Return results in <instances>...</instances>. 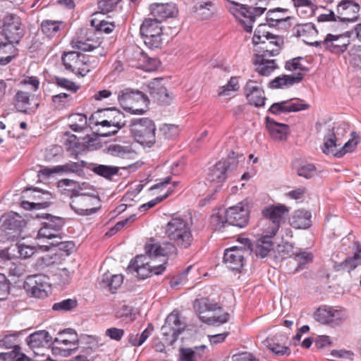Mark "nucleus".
<instances>
[{
  "mask_svg": "<svg viewBox=\"0 0 361 361\" xmlns=\"http://www.w3.org/2000/svg\"><path fill=\"white\" fill-rule=\"evenodd\" d=\"M164 233L168 240L156 243L150 238L145 245V252L149 257H176L178 248H190L194 241L192 224L180 216H173L164 226Z\"/></svg>",
  "mask_w": 361,
  "mask_h": 361,
  "instance_id": "nucleus-1",
  "label": "nucleus"
},
{
  "mask_svg": "<svg viewBox=\"0 0 361 361\" xmlns=\"http://www.w3.org/2000/svg\"><path fill=\"white\" fill-rule=\"evenodd\" d=\"M94 116H98L101 121H96V126H102L103 127H113L112 131L102 132L98 130L97 135L100 137H109L116 135L120 129L126 125L125 115L123 112L116 108H108L104 109H99L95 112L94 115H92L90 118L91 121L94 118Z\"/></svg>",
  "mask_w": 361,
  "mask_h": 361,
  "instance_id": "nucleus-2",
  "label": "nucleus"
},
{
  "mask_svg": "<svg viewBox=\"0 0 361 361\" xmlns=\"http://www.w3.org/2000/svg\"><path fill=\"white\" fill-rule=\"evenodd\" d=\"M130 130L135 140L141 145L151 147L156 142V126L149 118L132 119Z\"/></svg>",
  "mask_w": 361,
  "mask_h": 361,
  "instance_id": "nucleus-3",
  "label": "nucleus"
},
{
  "mask_svg": "<svg viewBox=\"0 0 361 361\" xmlns=\"http://www.w3.org/2000/svg\"><path fill=\"white\" fill-rule=\"evenodd\" d=\"M146 255H137L132 259L127 267V271L130 274L136 273V276L139 279H145L152 276L153 274L160 275L165 271L164 263L158 266L152 265L148 261V258H155L156 257H149L146 252Z\"/></svg>",
  "mask_w": 361,
  "mask_h": 361,
  "instance_id": "nucleus-4",
  "label": "nucleus"
},
{
  "mask_svg": "<svg viewBox=\"0 0 361 361\" xmlns=\"http://www.w3.org/2000/svg\"><path fill=\"white\" fill-rule=\"evenodd\" d=\"M2 34L7 42L0 41V49L7 44H19L24 36L20 18L14 13H6L2 19Z\"/></svg>",
  "mask_w": 361,
  "mask_h": 361,
  "instance_id": "nucleus-5",
  "label": "nucleus"
},
{
  "mask_svg": "<svg viewBox=\"0 0 361 361\" xmlns=\"http://www.w3.org/2000/svg\"><path fill=\"white\" fill-rule=\"evenodd\" d=\"M117 98L122 108L133 114H143L146 111V109L135 108L130 104L141 102L147 107L149 102L148 97L142 92L129 87L121 90Z\"/></svg>",
  "mask_w": 361,
  "mask_h": 361,
  "instance_id": "nucleus-6",
  "label": "nucleus"
},
{
  "mask_svg": "<svg viewBox=\"0 0 361 361\" xmlns=\"http://www.w3.org/2000/svg\"><path fill=\"white\" fill-rule=\"evenodd\" d=\"M238 8H233V13L236 17H243L244 19L240 20L244 30L247 32H251L252 30V24L255 21L257 16H261L266 10L267 4L264 2H259V0L254 1L255 5H259L256 7L249 6L247 5L232 2Z\"/></svg>",
  "mask_w": 361,
  "mask_h": 361,
  "instance_id": "nucleus-7",
  "label": "nucleus"
},
{
  "mask_svg": "<svg viewBox=\"0 0 361 361\" xmlns=\"http://www.w3.org/2000/svg\"><path fill=\"white\" fill-rule=\"evenodd\" d=\"M145 44L150 49H157L162 44V27L161 23L153 18H146L140 28Z\"/></svg>",
  "mask_w": 361,
  "mask_h": 361,
  "instance_id": "nucleus-8",
  "label": "nucleus"
},
{
  "mask_svg": "<svg viewBox=\"0 0 361 361\" xmlns=\"http://www.w3.org/2000/svg\"><path fill=\"white\" fill-rule=\"evenodd\" d=\"M89 57L78 51H69L62 56V63L67 71L85 76L90 71Z\"/></svg>",
  "mask_w": 361,
  "mask_h": 361,
  "instance_id": "nucleus-9",
  "label": "nucleus"
},
{
  "mask_svg": "<svg viewBox=\"0 0 361 361\" xmlns=\"http://www.w3.org/2000/svg\"><path fill=\"white\" fill-rule=\"evenodd\" d=\"M185 329V324L180 322L179 314L173 311L167 316L161 328L162 339L166 345H171Z\"/></svg>",
  "mask_w": 361,
  "mask_h": 361,
  "instance_id": "nucleus-10",
  "label": "nucleus"
},
{
  "mask_svg": "<svg viewBox=\"0 0 361 361\" xmlns=\"http://www.w3.org/2000/svg\"><path fill=\"white\" fill-rule=\"evenodd\" d=\"M288 214L289 208L284 204H276L265 207L262 210V214L272 224L268 233L275 235L281 226L286 222Z\"/></svg>",
  "mask_w": 361,
  "mask_h": 361,
  "instance_id": "nucleus-11",
  "label": "nucleus"
},
{
  "mask_svg": "<svg viewBox=\"0 0 361 361\" xmlns=\"http://www.w3.org/2000/svg\"><path fill=\"white\" fill-rule=\"evenodd\" d=\"M250 207L247 203L241 202L235 206L230 207L225 212V222L222 221L223 226L226 224L243 228L249 222Z\"/></svg>",
  "mask_w": 361,
  "mask_h": 361,
  "instance_id": "nucleus-12",
  "label": "nucleus"
},
{
  "mask_svg": "<svg viewBox=\"0 0 361 361\" xmlns=\"http://www.w3.org/2000/svg\"><path fill=\"white\" fill-rule=\"evenodd\" d=\"M247 243V247L233 246L225 250L224 262L229 269L240 271L243 267L245 257L252 250L250 240Z\"/></svg>",
  "mask_w": 361,
  "mask_h": 361,
  "instance_id": "nucleus-13",
  "label": "nucleus"
},
{
  "mask_svg": "<svg viewBox=\"0 0 361 361\" xmlns=\"http://www.w3.org/2000/svg\"><path fill=\"white\" fill-rule=\"evenodd\" d=\"M71 198L70 207L79 215L89 216L96 213L99 209L93 207L94 202L98 200L95 196L73 192Z\"/></svg>",
  "mask_w": 361,
  "mask_h": 361,
  "instance_id": "nucleus-14",
  "label": "nucleus"
},
{
  "mask_svg": "<svg viewBox=\"0 0 361 361\" xmlns=\"http://www.w3.org/2000/svg\"><path fill=\"white\" fill-rule=\"evenodd\" d=\"M234 155L235 152H231L227 160L219 161L212 166L207 173V180L210 183H218L219 185L224 182L226 178V171L233 169L238 164V160H236Z\"/></svg>",
  "mask_w": 361,
  "mask_h": 361,
  "instance_id": "nucleus-15",
  "label": "nucleus"
},
{
  "mask_svg": "<svg viewBox=\"0 0 361 361\" xmlns=\"http://www.w3.org/2000/svg\"><path fill=\"white\" fill-rule=\"evenodd\" d=\"M314 317L316 321L322 324L335 327L343 324L346 319V315L341 310H336L333 307L324 305L317 310Z\"/></svg>",
  "mask_w": 361,
  "mask_h": 361,
  "instance_id": "nucleus-16",
  "label": "nucleus"
},
{
  "mask_svg": "<svg viewBox=\"0 0 361 361\" xmlns=\"http://www.w3.org/2000/svg\"><path fill=\"white\" fill-rule=\"evenodd\" d=\"M49 287L48 276L42 274L28 276L24 283V288L27 293L37 298H46L48 295Z\"/></svg>",
  "mask_w": 361,
  "mask_h": 361,
  "instance_id": "nucleus-17",
  "label": "nucleus"
},
{
  "mask_svg": "<svg viewBox=\"0 0 361 361\" xmlns=\"http://www.w3.org/2000/svg\"><path fill=\"white\" fill-rule=\"evenodd\" d=\"M360 4L354 0H341L336 6V17L341 22L353 23L360 17Z\"/></svg>",
  "mask_w": 361,
  "mask_h": 361,
  "instance_id": "nucleus-18",
  "label": "nucleus"
},
{
  "mask_svg": "<svg viewBox=\"0 0 361 361\" xmlns=\"http://www.w3.org/2000/svg\"><path fill=\"white\" fill-rule=\"evenodd\" d=\"M162 78L153 79L147 85L149 95L152 99L161 105H169L172 101V97L166 88L162 85Z\"/></svg>",
  "mask_w": 361,
  "mask_h": 361,
  "instance_id": "nucleus-19",
  "label": "nucleus"
},
{
  "mask_svg": "<svg viewBox=\"0 0 361 361\" xmlns=\"http://www.w3.org/2000/svg\"><path fill=\"white\" fill-rule=\"evenodd\" d=\"M293 99L276 102L271 105L268 111L274 115H280L281 114H287L290 112H297L305 110L309 108V104L302 103V100L297 99L295 102Z\"/></svg>",
  "mask_w": 361,
  "mask_h": 361,
  "instance_id": "nucleus-20",
  "label": "nucleus"
},
{
  "mask_svg": "<svg viewBox=\"0 0 361 361\" xmlns=\"http://www.w3.org/2000/svg\"><path fill=\"white\" fill-rule=\"evenodd\" d=\"M245 94L250 104L256 107H261L265 104L266 97L264 90L257 85L252 80L247 82L245 88Z\"/></svg>",
  "mask_w": 361,
  "mask_h": 361,
  "instance_id": "nucleus-21",
  "label": "nucleus"
},
{
  "mask_svg": "<svg viewBox=\"0 0 361 361\" xmlns=\"http://www.w3.org/2000/svg\"><path fill=\"white\" fill-rule=\"evenodd\" d=\"M264 40V43H259L257 51L262 52L264 56H274L279 54L284 44L283 37L280 35L271 34Z\"/></svg>",
  "mask_w": 361,
  "mask_h": 361,
  "instance_id": "nucleus-22",
  "label": "nucleus"
},
{
  "mask_svg": "<svg viewBox=\"0 0 361 361\" xmlns=\"http://www.w3.org/2000/svg\"><path fill=\"white\" fill-rule=\"evenodd\" d=\"M26 226L25 219L17 213L8 214L3 224L4 230L8 235H12L13 238L20 237L23 229Z\"/></svg>",
  "mask_w": 361,
  "mask_h": 361,
  "instance_id": "nucleus-23",
  "label": "nucleus"
},
{
  "mask_svg": "<svg viewBox=\"0 0 361 361\" xmlns=\"http://www.w3.org/2000/svg\"><path fill=\"white\" fill-rule=\"evenodd\" d=\"M323 44L331 52L340 54L343 53L349 45V36L328 34L324 40Z\"/></svg>",
  "mask_w": 361,
  "mask_h": 361,
  "instance_id": "nucleus-24",
  "label": "nucleus"
},
{
  "mask_svg": "<svg viewBox=\"0 0 361 361\" xmlns=\"http://www.w3.org/2000/svg\"><path fill=\"white\" fill-rule=\"evenodd\" d=\"M39 172L42 175L49 177L54 173L69 174L75 173L80 175L83 172L82 165L78 162L69 161L63 165H58L54 167L45 166Z\"/></svg>",
  "mask_w": 361,
  "mask_h": 361,
  "instance_id": "nucleus-25",
  "label": "nucleus"
},
{
  "mask_svg": "<svg viewBox=\"0 0 361 361\" xmlns=\"http://www.w3.org/2000/svg\"><path fill=\"white\" fill-rule=\"evenodd\" d=\"M288 9L283 8H275L267 13L266 20L271 27H276L280 29H288L291 26L290 20L293 18L291 16L282 17L279 13H286Z\"/></svg>",
  "mask_w": 361,
  "mask_h": 361,
  "instance_id": "nucleus-26",
  "label": "nucleus"
},
{
  "mask_svg": "<svg viewBox=\"0 0 361 361\" xmlns=\"http://www.w3.org/2000/svg\"><path fill=\"white\" fill-rule=\"evenodd\" d=\"M345 132V124H341L335 130V127L329 128L326 135L324 137V146L322 147V152L328 154L333 152L334 149L336 148L340 144H337L338 141V135H343Z\"/></svg>",
  "mask_w": 361,
  "mask_h": 361,
  "instance_id": "nucleus-27",
  "label": "nucleus"
},
{
  "mask_svg": "<svg viewBox=\"0 0 361 361\" xmlns=\"http://www.w3.org/2000/svg\"><path fill=\"white\" fill-rule=\"evenodd\" d=\"M150 11L153 18L160 23L168 18L174 17L178 13L173 4H154L150 6Z\"/></svg>",
  "mask_w": 361,
  "mask_h": 361,
  "instance_id": "nucleus-28",
  "label": "nucleus"
},
{
  "mask_svg": "<svg viewBox=\"0 0 361 361\" xmlns=\"http://www.w3.org/2000/svg\"><path fill=\"white\" fill-rule=\"evenodd\" d=\"M267 128L272 138L277 140H286L289 133V126L275 121L269 116L265 118Z\"/></svg>",
  "mask_w": 361,
  "mask_h": 361,
  "instance_id": "nucleus-29",
  "label": "nucleus"
},
{
  "mask_svg": "<svg viewBox=\"0 0 361 361\" xmlns=\"http://www.w3.org/2000/svg\"><path fill=\"white\" fill-rule=\"evenodd\" d=\"M266 56L260 54H255L254 64L255 71L262 76H269L275 69L278 68L276 61L274 59H267Z\"/></svg>",
  "mask_w": 361,
  "mask_h": 361,
  "instance_id": "nucleus-30",
  "label": "nucleus"
},
{
  "mask_svg": "<svg viewBox=\"0 0 361 361\" xmlns=\"http://www.w3.org/2000/svg\"><path fill=\"white\" fill-rule=\"evenodd\" d=\"M304 74L298 73L293 75H283L278 76L270 81L269 87L271 89H279L283 87H290L294 84L299 83L302 80Z\"/></svg>",
  "mask_w": 361,
  "mask_h": 361,
  "instance_id": "nucleus-31",
  "label": "nucleus"
},
{
  "mask_svg": "<svg viewBox=\"0 0 361 361\" xmlns=\"http://www.w3.org/2000/svg\"><path fill=\"white\" fill-rule=\"evenodd\" d=\"M51 341L52 337L45 330L37 331L29 335L26 338L27 344L31 349L44 347L51 343Z\"/></svg>",
  "mask_w": 361,
  "mask_h": 361,
  "instance_id": "nucleus-32",
  "label": "nucleus"
},
{
  "mask_svg": "<svg viewBox=\"0 0 361 361\" xmlns=\"http://www.w3.org/2000/svg\"><path fill=\"white\" fill-rule=\"evenodd\" d=\"M59 337L55 338V339L54 340V344H63L64 345H70L69 348L62 350V355L68 356L78 350L79 345V338L78 335L72 334L71 338L68 336H66V334L59 331Z\"/></svg>",
  "mask_w": 361,
  "mask_h": 361,
  "instance_id": "nucleus-33",
  "label": "nucleus"
},
{
  "mask_svg": "<svg viewBox=\"0 0 361 361\" xmlns=\"http://www.w3.org/2000/svg\"><path fill=\"white\" fill-rule=\"evenodd\" d=\"M65 27L66 23L61 20H44L41 23L42 32L49 38L61 35Z\"/></svg>",
  "mask_w": 361,
  "mask_h": 361,
  "instance_id": "nucleus-34",
  "label": "nucleus"
},
{
  "mask_svg": "<svg viewBox=\"0 0 361 361\" xmlns=\"http://www.w3.org/2000/svg\"><path fill=\"white\" fill-rule=\"evenodd\" d=\"M311 213L304 209L294 212L290 218V224L297 229H305L311 226Z\"/></svg>",
  "mask_w": 361,
  "mask_h": 361,
  "instance_id": "nucleus-35",
  "label": "nucleus"
},
{
  "mask_svg": "<svg viewBox=\"0 0 361 361\" xmlns=\"http://www.w3.org/2000/svg\"><path fill=\"white\" fill-rule=\"evenodd\" d=\"M361 265V247L359 246L357 252L352 257H347L341 262H334V269L336 271H348V272Z\"/></svg>",
  "mask_w": 361,
  "mask_h": 361,
  "instance_id": "nucleus-36",
  "label": "nucleus"
},
{
  "mask_svg": "<svg viewBox=\"0 0 361 361\" xmlns=\"http://www.w3.org/2000/svg\"><path fill=\"white\" fill-rule=\"evenodd\" d=\"M274 236L270 233H268L267 231V234L257 240L254 250L255 254L257 257L264 258L273 250L271 238Z\"/></svg>",
  "mask_w": 361,
  "mask_h": 361,
  "instance_id": "nucleus-37",
  "label": "nucleus"
},
{
  "mask_svg": "<svg viewBox=\"0 0 361 361\" xmlns=\"http://www.w3.org/2000/svg\"><path fill=\"white\" fill-rule=\"evenodd\" d=\"M25 331V330H23L5 335L3 338L0 340V347L6 349L13 348L12 351H15V357H17L20 350L18 338L20 335L24 334Z\"/></svg>",
  "mask_w": 361,
  "mask_h": 361,
  "instance_id": "nucleus-38",
  "label": "nucleus"
},
{
  "mask_svg": "<svg viewBox=\"0 0 361 361\" xmlns=\"http://www.w3.org/2000/svg\"><path fill=\"white\" fill-rule=\"evenodd\" d=\"M206 348L204 345L196 346L195 350L191 348H181L179 350V356L180 361H197L201 357L202 353Z\"/></svg>",
  "mask_w": 361,
  "mask_h": 361,
  "instance_id": "nucleus-39",
  "label": "nucleus"
},
{
  "mask_svg": "<svg viewBox=\"0 0 361 361\" xmlns=\"http://www.w3.org/2000/svg\"><path fill=\"white\" fill-rule=\"evenodd\" d=\"M69 128L75 132H80L87 127V118L84 114H72L68 116Z\"/></svg>",
  "mask_w": 361,
  "mask_h": 361,
  "instance_id": "nucleus-40",
  "label": "nucleus"
},
{
  "mask_svg": "<svg viewBox=\"0 0 361 361\" xmlns=\"http://www.w3.org/2000/svg\"><path fill=\"white\" fill-rule=\"evenodd\" d=\"M123 281V276L121 274H114L109 276L105 274L102 276L101 284L103 287L108 288L109 290L114 293L119 288Z\"/></svg>",
  "mask_w": 361,
  "mask_h": 361,
  "instance_id": "nucleus-41",
  "label": "nucleus"
},
{
  "mask_svg": "<svg viewBox=\"0 0 361 361\" xmlns=\"http://www.w3.org/2000/svg\"><path fill=\"white\" fill-rule=\"evenodd\" d=\"M38 218H46L47 221L43 223V226L51 228L54 232L59 233L62 226L64 224L63 218L59 216H51L49 214H42V215L37 214Z\"/></svg>",
  "mask_w": 361,
  "mask_h": 361,
  "instance_id": "nucleus-42",
  "label": "nucleus"
},
{
  "mask_svg": "<svg viewBox=\"0 0 361 361\" xmlns=\"http://www.w3.org/2000/svg\"><path fill=\"white\" fill-rule=\"evenodd\" d=\"M276 336L268 337L264 341V345L274 353L278 355H283L289 350L288 347L281 345L278 343Z\"/></svg>",
  "mask_w": 361,
  "mask_h": 361,
  "instance_id": "nucleus-43",
  "label": "nucleus"
},
{
  "mask_svg": "<svg viewBox=\"0 0 361 361\" xmlns=\"http://www.w3.org/2000/svg\"><path fill=\"white\" fill-rule=\"evenodd\" d=\"M92 171L100 176L106 179H111L113 176L118 173L119 167L98 164L94 166Z\"/></svg>",
  "mask_w": 361,
  "mask_h": 361,
  "instance_id": "nucleus-44",
  "label": "nucleus"
},
{
  "mask_svg": "<svg viewBox=\"0 0 361 361\" xmlns=\"http://www.w3.org/2000/svg\"><path fill=\"white\" fill-rule=\"evenodd\" d=\"M351 136L352 138L350 139L347 142H345V145L339 151L336 152L334 154V155L336 157H342L346 153L353 152L356 147V146L358 145V143L360 142V137L356 133V132H352Z\"/></svg>",
  "mask_w": 361,
  "mask_h": 361,
  "instance_id": "nucleus-45",
  "label": "nucleus"
},
{
  "mask_svg": "<svg viewBox=\"0 0 361 361\" xmlns=\"http://www.w3.org/2000/svg\"><path fill=\"white\" fill-rule=\"evenodd\" d=\"M53 281L59 286H62L69 283L71 273L66 268L57 269L51 275Z\"/></svg>",
  "mask_w": 361,
  "mask_h": 361,
  "instance_id": "nucleus-46",
  "label": "nucleus"
},
{
  "mask_svg": "<svg viewBox=\"0 0 361 361\" xmlns=\"http://www.w3.org/2000/svg\"><path fill=\"white\" fill-rule=\"evenodd\" d=\"M42 194L46 196V197L44 198V201L43 200L42 202H30L25 200L21 202V207L27 210L41 209L48 207L51 204V195L48 192H44Z\"/></svg>",
  "mask_w": 361,
  "mask_h": 361,
  "instance_id": "nucleus-47",
  "label": "nucleus"
},
{
  "mask_svg": "<svg viewBox=\"0 0 361 361\" xmlns=\"http://www.w3.org/2000/svg\"><path fill=\"white\" fill-rule=\"evenodd\" d=\"M90 42L91 40L90 39L85 41L73 39L71 44L73 48L84 51H90L99 47V42L92 41V43H90Z\"/></svg>",
  "mask_w": 361,
  "mask_h": 361,
  "instance_id": "nucleus-48",
  "label": "nucleus"
},
{
  "mask_svg": "<svg viewBox=\"0 0 361 361\" xmlns=\"http://www.w3.org/2000/svg\"><path fill=\"white\" fill-rule=\"evenodd\" d=\"M78 305L77 300L68 298L54 303L52 310L56 312H68L75 308Z\"/></svg>",
  "mask_w": 361,
  "mask_h": 361,
  "instance_id": "nucleus-49",
  "label": "nucleus"
},
{
  "mask_svg": "<svg viewBox=\"0 0 361 361\" xmlns=\"http://www.w3.org/2000/svg\"><path fill=\"white\" fill-rule=\"evenodd\" d=\"M315 30L314 25L311 23L295 25L293 29V35L297 37L307 36Z\"/></svg>",
  "mask_w": 361,
  "mask_h": 361,
  "instance_id": "nucleus-50",
  "label": "nucleus"
},
{
  "mask_svg": "<svg viewBox=\"0 0 361 361\" xmlns=\"http://www.w3.org/2000/svg\"><path fill=\"white\" fill-rule=\"evenodd\" d=\"M73 98L67 93L63 92L52 96V102L59 109H62L71 106Z\"/></svg>",
  "mask_w": 361,
  "mask_h": 361,
  "instance_id": "nucleus-51",
  "label": "nucleus"
},
{
  "mask_svg": "<svg viewBox=\"0 0 361 361\" xmlns=\"http://www.w3.org/2000/svg\"><path fill=\"white\" fill-rule=\"evenodd\" d=\"M294 256L295 259L298 262V265L295 268V271H299L300 270L303 269L304 266L311 262L313 259L312 254L306 251L295 252Z\"/></svg>",
  "mask_w": 361,
  "mask_h": 361,
  "instance_id": "nucleus-52",
  "label": "nucleus"
},
{
  "mask_svg": "<svg viewBox=\"0 0 361 361\" xmlns=\"http://www.w3.org/2000/svg\"><path fill=\"white\" fill-rule=\"evenodd\" d=\"M151 332L147 329H145L140 334H130L128 336V343L133 346H140L149 336Z\"/></svg>",
  "mask_w": 361,
  "mask_h": 361,
  "instance_id": "nucleus-53",
  "label": "nucleus"
},
{
  "mask_svg": "<svg viewBox=\"0 0 361 361\" xmlns=\"http://www.w3.org/2000/svg\"><path fill=\"white\" fill-rule=\"evenodd\" d=\"M194 307L200 313L206 311L216 310L217 308H219L217 303H212L207 298L196 300Z\"/></svg>",
  "mask_w": 361,
  "mask_h": 361,
  "instance_id": "nucleus-54",
  "label": "nucleus"
},
{
  "mask_svg": "<svg viewBox=\"0 0 361 361\" xmlns=\"http://www.w3.org/2000/svg\"><path fill=\"white\" fill-rule=\"evenodd\" d=\"M266 24H260L255 31L252 37V42L255 45H258L259 43H264L272 33L265 30Z\"/></svg>",
  "mask_w": 361,
  "mask_h": 361,
  "instance_id": "nucleus-55",
  "label": "nucleus"
},
{
  "mask_svg": "<svg viewBox=\"0 0 361 361\" xmlns=\"http://www.w3.org/2000/svg\"><path fill=\"white\" fill-rule=\"evenodd\" d=\"M107 152L113 155L123 158L132 152V149L130 146H121L120 145H110L107 148Z\"/></svg>",
  "mask_w": 361,
  "mask_h": 361,
  "instance_id": "nucleus-56",
  "label": "nucleus"
},
{
  "mask_svg": "<svg viewBox=\"0 0 361 361\" xmlns=\"http://www.w3.org/2000/svg\"><path fill=\"white\" fill-rule=\"evenodd\" d=\"M54 83L60 87L64 88L72 92H76L79 89V86L77 85L74 82H72L67 78L55 76L54 78Z\"/></svg>",
  "mask_w": 361,
  "mask_h": 361,
  "instance_id": "nucleus-57",
  "label": "nucleus"
},
{
  "mask_svg": "<svg viewBox=\"0 0 361 361\" xmlns=\"http://www.w3.org/2000/svg\"><path fill=\"white\" fill-rule=\"evenodd\" d=\"M239 89V84L237 78L231 77L228 83L220 87L219 95H229L230 92L237 91Z\"/></svg>",
  "mask_w": 361,
  "mask_h": 361,
  "instance_id": "nucleus-58",
  "label": "nucleus"
},
{
  "mask_svg": "<svg viewBox=\"0 0 361 361\" xmlns=\"http://www.w3.org/2000/svg\"><path fill=\"white\" fill-rule=\"evenodd\" d=\"M302 59H303L302 57L298 56V57H295V58H293L290 60L286 61V63H285L286 70H287L288 71H293L295 70H300V71H305V72L308 71L309 69L300 63V61L302 60Z\"/></svg>",
  "mask_w": 361,
  "mask_h": 361,
  "instance_id": "nucleus-59",
  "label": "nucleus"
},
{
  "mask_svg": "<svg viewBox=\"0 0 361 361\" xmlns=\"http://www.w3.org/2000/svg\"><path fill=\"white\" fill-rule=\"evenodd\" d=\"M11 283L5 274L0 273V300H5L10 294Z\"/></svg>",
  "mask_w": 361,
  "mask_h": 361,
  "instance_id": "nucleus-60",
  "label": "nucleus"
},
{
  "mask_svg": "<svg viewBox=\"0 0 361 361\" xmlns=\"http://www.w3.org/2000/svg\"><path fill=\"white\" fill-rule=\"evenodd\" d=\"M56 264L51 260V257L47 255L39 258L35 264V269L39 271H44L49 267H55Z\"/></svg>",
  "mask_w": 361,
  "mask_h": 361,
  "instance_id": "nucleus-61",
  "label": "nucleus"
},
{
  "mask_svg": "<svg viewBox=\"0 0 361 361\" xmlns=\"http://www.w3.org/2000/svg\"><path fill=\"white\" fill-rule=\"evenodd\" d=\"M15 106L16 108H23L30 104V94L28 92L18 90L15 95Z\"/></svg>",
  "mask_w": 361,
  "mask_h": 361,
  "instance_id": "nucleus-62",
  "label": "nucleus"
},
{
  "mask_svg": "<svg viewBox=\"0 0 361 361\" xmlns=\"http://www.w3.org/2000/svg\"><path fill=\"white\" fill-rule=\"evenodd\" d=\"M294 247L292 243L283 242L277 246V252L281 257L285 258L288 255H294Z\"/></svg>",
  "mask_w": 361,
  "mask_h": 361,
  "instance_id": "nucleus-63",
  "label": "nucleus"
},
{
  "mask_svg": "<svg viewBox=\"0 0 361 361\" xmlns=\"http://www.w3.org/2000/svg\"><path fill=\"white\" fill-rule=\"evenodd\" d=\"M316 173V167L314 164H307L302 166L298 170V175L305 178H310Z\"/></svg>",
  "mask_w": 361,
  "mask_h": 361,
  "instance_id": "nucleus-64",
  "label": "nucleus"
}]
</instances>
